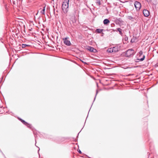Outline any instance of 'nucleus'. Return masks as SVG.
I'll return each instance as SVG.
<instances>
[{"label":"nucleus","instance_id":"nucleus-1","mask_svg":"<svg viewBox=\"0 0 158 158\" xmlns=\"http://www.w3.org/2000/svg\"><path fill=\"white\" fill-rule=\"evenodd\" d=\"M70 0H64L62 4V10L64 14L67 13L69 10V5Z\"/></svg>","mask_w":158,"mask_h":158},{"label":"nucleus","instance_id":"nucleus-2","mask_svg":"<svg viewBox=\"0 0 158 158\" xmlns=\"http://www.w3.org/2000/svg\"><path fill=\"white\" fill-rule=\"evenodd\" d=\"M135 54L134 50L132 49H129L125 52V55L126 57H130L133 56Z\"/></svg>","mask_w":158,"mask_h":158},{"label":"nucleus","instance_id":"nucleus-3","mask_svg":"<svg viewBox=\"0 0 158 158\" xmlns=\"http://www.w3.org/2000/svg\"><path fill=\"white\" fill-rule=\"evenodd\" d=\"M139 56L138 58L136 59V62H138L139 61H142L145 58V56L143 55V52L142 51H140L138 53Z\"/></svg>","mask_w":158,"mask_h":158},{"label":"nucleus","instance_id":"nucleus-4","mask_svg":"<svg viewBox=\"0 0 158 158\" xmlns=\"http://www.w3.org/2000/svg\"><path fill=\"white\" fill-rule=\"evenodd\" d=\"M118 48L117 46H114L109 48V53H115L118 51Z\"/></svg>","mask_w":158,"mask_h":158},{"label":"nucleus","instance_id":"nucleus-5","mask_svg":"<svg viewBox=\"0 0 158 158\" xmlns=\"http://www.w3.org/2000/svg\"><path fill=\"white\" fill-rule=\"evenodd\" d=\"M18 119L21 121L24 125L30 128L31 129L32 127V126L31 124L28 123L27 122H26L24 120L22 119L18 118Z\"/></svg>","mask_w":158,"mask_h":158},{"label":"nucleus","instance_id":"nucleus-6","mask_svg":"<svg viewBox=\"0 0 158 158\" xmlns=\"http://www.w3.org/2000/svg\"><path fill=\"white\" fill-rule=\"evenodd\" d=\"M134 6L135 7L137 10H139L141 7V5L140 3L137 1L135 2Z\"/></svg>","mask_w":158,"mask_h":158},{"label":"nucleus","instance_id":"nucleus-7","mask_svg":"<svg viewBox=\"0 0 158 158\" xmlns=\"http://www.w3.org/2000/svg\"><path fill=\"white\" fill-rule=\"evenodd\" d=\"M112 31H116V32H119V34H120L121 35H122L123 33L122 31L123 30L120 28H116V29L115 30L114 29H109V32H112Z\"/></svg>","mask_w":158,"mask_h":158},{"label":"nucleus","instance_id":"nucleus-8","mask_svg":"<svg viewBox=\"0 0 158 158\" xmlns=\"http://www.w3.org/2000/svg\"><path fill=\"white\" fill-rule=\"evenodd\" d=\"M64 43L67 46H70L71 44L70 41L68 40V38H66L63 39Z\"/></svg>","mask_w":158,"mask_h":158},{"label":"nucleus","instance_id":"nucleus-9","mask_svg":"<svg viewBox=\"0 0 158 158\" xmlns=\"http://www.w3.org/2000/svg\"><path fill=\"white\" fill-rule=\"evenodd\" d=\"M106 31H108V29H106V30H105V29H97L96 30V32H97L98 33H100L101 32H102V34H104V33L103 32Z\"/></svg>","mask_w":158,"mask_h":158},{"label":"nucleus","instance_id":"nucleus-10","mask_svg":"<svg viewBox=\"0 0 158 158\" xmlns=\"http://www.w3.org/2000/svg\"><path fill=\"white\" fill-rule=\"evenodd\" d=\"M143 12L145 17H147L149 15V11L146 9H144L143 10Z\"/></svg>","mask_w":158,"mask_h":158},{"label":"nucleus","instance_id":"nucleus-11","mask_svg":"<svg viewBox=\"0 0 158 158\" xmlns=\"http://www.w3.org/2000/svg\"><path fill=\"white\" fill-rule=\"evenodd\" d=\"M87 49L91 52H97L96 49H94L93 47L88 46Z\"/></svg>","mask_w":158,"mask_h":158},{"label":"nucleus","instance_id":"nucleus-12","mask_svg":"<svg viewBox=\"0 0 158 158\" xmlns=\"http://www.w3.org/2000/svg\"><path fill=\"white\" fill-rule=\"evenodd\" d=\"M46 5L43 7L42 10L40 11V13L44 15H45V10Z\"/></svg>","mask_w":158,"mask_h":158},{"label":"nucleus","instance_id":"nucleus-13","mask_svg":"<svg viewBox=\"0 0 158 158\" xmlns=\"http://www.w3.org/2000/svg\"><path fill=\"white\" fill-rule=\"evenodd\" d=\"M103 81L104 82V85H108V84H109L108 83H105V82L108 81V78H105L103 79Z\"/></svg>","mask_w":158,"mask_h":158},{"label":"nucleus","instance_id":"nucleus-14","mask_svg":"<svg viewBox=\"0 0 158 158\" xmlns=\"http://www.w3.org/2000/svg\"><path fill=\"white\" fill-rule=\"evenodd\" d=\"M109 23V19H105L103 21V23L106 25Z\"/></svg>","mask_w":158,"mask_h":158},{"label":"nucleus","instance_id":"nucleus-15","mask_svg":"<svg viewBox=\"0 0 158 158\" xmlns=\"http://www.w3.org/2000/svg\"><path fill=\"white\" fill-rule=\"evenodd\" d=\"M96 3L99 6L101 5V2L100 0H96Z\"/></svg>","mask_w":158,"mask_h":158},{"label":"nucleus","instance_id":"nucleus-16","mask_svg":"<svg viewBox=\"0 0 158 158\" xmlns=\"http://www.w3.org/2000/svg\"><path fill=\"white\" fill-rule=\"evenodd\" d=\"M29 46V45H28L26 44H23L22 45V48H24L26 47H27Z\"/></svg>","mask_w":158,"mask_h":158},{"label":"nucleus","instance_id":"nucleus-17","mask_svg":"<svg viewBox=\"0 0 158 158\" xmlns=\"http://www.w3.org/2000/svg\"><path fill=\"white\" fill-rule=\"evenodd\" d=\"M128 19L131 20H132L133 19V17L131 16H128Z\"/></svg>","mask_w":158,"mask_h":158},{"label":"nucleus","instance_id":"nucleus-18","mask_svg":"<svg viewBox=\"0 0 158 158\" xmlns=\"http://www.w3.org/2000/svg\"><path fill=\"white\" fill-rule=\"evenodd\" d=\"M98 90H96V94L95 96V97H94V100L93 101V102H94V100H95V99L96 98V95H97V94H98Z\"/></svg>","mask_w":158,"mask_h":158},{"label":"nucleus","instance_id":"nucleus-19","mask_svg":"<svg viewBox=\"0 0 158 158\" xmlns=\"http://www.w3.org/2000/svg\"><path fill=\"white\" fill-rule=\"evenodd\" d=\"M135 41V39L134 38L132 39L131 40V42L133 43Z\"/></svg>","mask_w":158,"mask_h":158},{"label":"nucleus","instance_id":"nucleus-20","mask_svg":"<svg viewBox=\"0 0 158 158\" xmlns=\"http://www.w3.org/2000/svg\"><path fill=\"white\" fill-rule=\"evenodd\" d=\"M124 40L125 41H127L128 40V37L126 36V37L124 38Z\"/></svg>","mask_w":158,"mask_h":158},{"label":"nucleus","instance_id":"nucleus-21","mask_svg":"<svg viewBox=\"0 0 158 158\" xmlns=\"http://www.w3.org/2000/svg\"><path fill=\"white\" fill-rule=\"evenodd\" d=\"M80 60L82 62V63H83L84 64H87V63L85 62H84V61H83V60Z\"/></svg>","mask_w":158,"mask_h":158},{"label":"nucleus","instance_id":"nucleus-22","mask_svg":"<svg viewBox=\"0 0 158 158\" xmlns=\"http://www.w3.org/2000/svg\"><path fill=\"white\" fill-rule=\"evenodd\" d=\"M78 152L80 153V154H81L82 153V152H81V151L79 149V150H78Z\"/></svg>","mask_w":158,"mask_h":158},{"label":"nucleus","instance_id":"nucleus-23","mask_svg":"<svg viewBox=\"0 0 158 158\" xmlns=\"http://www.w3.org/2000/svg\"><path fill=\"white\" fill-rule=\"evenodd\" d=\"M155 66H156V67H158V63H156V64H155Z\"/></svg>","mask_w":158,"mask_h":158},{"label":"nucleus","instance_id":"nucleus-24","mask_svg":"<svg viewBox=\"0 0 158 158\" xmlns=\"http://www.w3.org/2000/svg\"><path fill=\"white\" fill-rule=\"evenodd\" d=\"M109 48H108V49H107V52H109Z\"/></svg>","mask_w":158,"mask_h":158},{"label":"nucleus","instance_id":"nucleus-25","mask_svg":"<svg viewBox=\"0 0 158 158\" xmlns=\"http://www.w3.org/2000/svg\"><path fill=\"white\" fill-rule=\"evenodd\" d=\"M37 147L38 148V147ZM38 148H39V150H38V152H39V151H40V148H39V147H38Z\"/></svg>","mask_w":158,"mask_h":158},{"label":"nucleus","instance_id":"nucleus-26","mask_svg":"<svg viewBox=\"0 0 158 158\" xmlns=\"http://www.w3.org/2000/svg\"><path fill=\"white\" fill-rule=\"evenodd\" d=\"M112 68H109V69H112Z\"/></svg>","mask_w":158,"mask_h":158},{"label":"nucleus","instance_id":"nucleus-27","mask_svg":"<svg viewBox=\"0 0 158 158\" xmlns=\"http://www.w3.org/2000/svg\"><path fill=\"white\" fill-rule=\"evenodd\" d=\"M111 27H112V26H112V24H111Z\"/></svg>","mask_w":158,"mask_h":158},{"label":"nucleus","instance_id":"nucleus-28","mask_svg":"<svg viewBox=\"0 0 158 158\" xmlns=\"http://www.w3.org/2000/svg\"><path fill=\"white\" fill-rule=\"evenodd\" d=\"M93 103H92V105H93Z\"/></svg>","mask_w":158,"mask_h":158},{"label":"nucleus","instance_id":"nucleus-29","mask_svg":"<svg viewBox=\"0 0 158 158\" xmlns=\"http://www.w3.org/2000/svg\"><path fill=\"white\" fill-rule=\"evenodd\" d=\"M93 103H92V105H93Z\"/></svg>","mask_w":158,"mask_h":158},{"label":"nucleus","instance_id":"nucleus-30","mask_svg":"<svg viewBox=\"0 0 158 158\" xmlns=\"http://www.w3.org/2000/svg\"><path fill=\"white\" fill-rule=\"evenodd\" d=\"M93 103H92V105H93Z\"/></svg>","mask_w":158,"mask_h":158},{"label":"nucleus","instance_id":"nucleus-31","mask_svg":"<svg viewBox=\"0 0 158 158\" xmlns=\"http://www.w3.org/2000/svg\"><path fill=\"white\" fill-rule=\"evenodd\" d=\"M111 78L109 77V78Z\"/></svg>","mask_w":158,"mask_h":158},{"label":"nucleus","instance_id":"nucleus-32","mask_svg":"<svg viewBox=\"0 0 158 158\" xmlns=\"http://www.w3.org/2000/svg\"><path fill=\"white\" fill-rule=\"evenodd\" d=\"M2 79L3 78V77H2Z\"/></svg>","mask_w":158,"mask_h":158},{"label":"nucleus","instance_id":"nucleus-33","mask_svg":"<svg viewBox=\"0 0 158 158\" xmlns=\"http://www.w3.org/2000/svg\"><path fill=\"white\" fill-rule=\"evenodd\" d=\"M52 0L53 1H54V0Z\"/></svg>","mask_w":158,"mask_h":158}]
</instances>
